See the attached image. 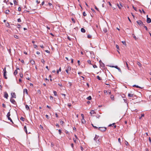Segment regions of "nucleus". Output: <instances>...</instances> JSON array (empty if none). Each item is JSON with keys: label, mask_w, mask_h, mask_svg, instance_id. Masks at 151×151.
<instances>
[{"label": "nucleus", "mask_w": 151, "mask_h": 151, "mask_svg": "<svg viewBox=\"0 0 151 151\" xmlns=\"http://www.w3.org/2000/svg\"><path fill=\"white\" fill-rule=\"evenodd\" d=\"M30 62H31V63L32 64V65H33L35 63V61L34 60H32L30 61Z\"/></svg>", "instance_id": "obj_25"}, {"label": "nucleus", "mask_w": 151, "mask_h": 151, "mask_svg": "<svg viewBox=\"0 0 151 151\" xmlns=\"http://www.w3.org/2000/svg\"><path fill=\"white\" fill-rule=\"evenodd\" d=\"M44 3H45L44 1H42V3L41 5H43V4H44Z\"/></svg>", "instance_id": "obj_61"}, {"label": "nucleus", "mask_w": 151, "mask_h": 151, "mask_svg": "<svg viewBox=\"0 0 151 151\" xmlns=\"http://www.w3.org/2000/svg\"><path fill=\"white\" fill-rule=\"evenodd\" d=\"M110 98L112 101H114V96L113 95H111Z\"/></svg>", "instance_id": "obj_10"}, {"label": "nucleus", "mask_w": 151, "mask_h": 151, "mask_svg": "<svg viewBox=\"0 0 151 151\" xmlns=\"http://www.w3.org/2000/svg\"><path fill=\"white\" fill-rule=\"evenodd\" d=\"M25 107H26V109L27 110H29V106L27 105H26Z\"/></svg>", "instance_id": "obj_21"}, {"label": "nucleus", "mask_w": 151, "mask_h": 151, "mask_svg": "<svg viewBox=\"0 0 151 151\" xmlns=\"http://www.w3.org/2000/svg\"><path fill=\"white\" fill-rule=\"evenodd\" d=\"M13 98H11L10 99V101L13 104H16V102Z\"/></svg>", "instance_id": "obj_5"}, {"label": "nucleus", "mask_w": 151, "mask_h": 151, "mask_svg": "<svg viewBox=\"0 0 151 151\" xmlns=\"http://www.w3.org/2000/svg\"><path fill=\"white\" fill-rule=\"evenodd\" d=\"M109 67L111 68H116L117 69L118 68L117 66H114L113 65H110Z\"/></svg>", "instance_id": "obj_15"}, {"label": "nucleus", "mask_w": 151, "mask_h": 151, "mask_svg": "<svg viewBox=\"0 0 151 151\" xmlns=\"http://www.w3.org/2000/svg\"><path fill=\"white\" fill-rule=\"evenodd\" d=\"M4 97L6 99H7L8 97V95L7 93L5 92L4 93Z\"/></svg>", "instance_id": "obj_9"}, {"label": "nucleus", "mask_w": 151, "mask_h": 151, "mask_svg": "<svg viewBox=\"0 0 151 151\" xmlns=\"http://www.w3.org/2000/svg\"><path fill=\"white\" fill-rule=\"evenodd\" d=\"M122 43L124 45H126V42L125 41H122Z\"/></svg>", "instance_id": "obj_42"}, {"label": "nucleus", "mask_w": 151, "mask_h": 151, "mask_svg": "<svg viewBox=\"0 0 151 151\" xmlns=\"http://www.w3.org/2000/svg\"><path fill=\"white\" fill-rule=\"evenodd\" d=\"M18 11H21V8L20 7H19L18 8Z\"/></svg>", "instance_id": "obj_49"}, {"label": "nucleus", "mask_w": 151, "mask_h": 151, "mask_svg": "<svg viewBox=\"0 0 151 151\" xmlns=\"http://www.w3.org/2000/svg\"><path fill=\"white\" fill-rule=\"evenodd\" d=\"M17 70H15L14 73V75H17Z\"/></svg>", "instance_id": "obj_26"}, {"label": "nucleus", "mask_w": 151, "mask_h": 151, "mask_svg": "<svg viewBox=\"0 0 151 151\" xmlns=\"http://www.w3.org/2000/svg\"><path fill=\"white\" fill-rule=\"evenodd\" d=\"M116 47L118 49H119V46L118 45H116Z\"/></svg>", "instance_id": "obj_54"}, {"label": "nucleus", "mask_w": 151, "mask_h": 151, "mask_svg": "<svg viewBox=\"0 0 151 151\" xmlns=\"http://www.w3.org/2000/svg\"><path fill=\"white\" fill-rule=\"evenodd\" d=\"M11 98H16V95L15 93H11Z\"/></svg>", "instance_id": "obj_7"}, {"label": "nucleus", "mask_w": 151, "mask_h": 151, "mask_svg": "<svg viewBox=\"0 0 151 151\" xmlns=\"http://www.w3.org/2000/svg\"><path fill=\"white\" fill-rule=\"evenodd\" d=\"M87 62L88 63L90 64H91V60H87Z\"/></svg>", "instance_id": "obj_31"}, {"label": "nucleus", "mask_w": 151, "mask_h": 151, "mask_svg": "<svg viewBox=\"0 0 151 151\" xmlns=\"http://www.w3.org/2000/svg\"><path fill=\"white\" fill-rule=\"evenodd\" d=\"M101 142V141L100 139H98L97 141H96V143H97L99 145L100 144Z\"/></svg>", "instance_id": "obj_12"}, {"label": "nucleus", "mask_w": 151, "mask_h": 151, "mask_svg": "<svg viewBox=\"0 0 151 151\" xmlns=\"http://www.w3.org/2000/svg\"><path fill=\"white\" fill-rule=\"evenodd\" d=\"M137 24L141 26H143L144 25L143 22L140 20H138L137 21Z\"/></svg>", "instance_id": "obj_1"}, {"label": "nucleus", "mask_w": 151, "mask_h": 151, "mask_svg": "<svg viewBox=\"0 0 151 151\" xmlns=\"http://www.w3.org/2000/svg\"><path fill=\"white\" fill-rule=\"evenodd\" d=\"M90 113L91 115L92 114H93L94 113H95V112H94V111L93 110H91V112H90Z\"/></svg>", "instance_id": "obj_20"}, {"label": "nucleus", "mask_w": 151, "mask_h": 151, "mask_svg": "<svg viewBox=\"0 0 151 151\" xmlns=\"http://www.w3.org/2000/svg\"><path fill=\"white\" fill-rule=\"evenodd\" d=\"M20 119L21 120H22V121H24V119L23 117H22Z\"/></svg>", "instance_id": "obj_47"}, {"label": "nucleus", "mask_w": 151, "mask_h": 151, "mask_svg": "<svg viewBox=\"0 0 151 151\" xmlns=\"http://www.w3.org/2000/svg\"><path fill=\"white\" fill-rule=\"evenodd\" d=\"M3 71H4V77L6 79H7V77L6 76V68H5L3 70Z\"/></svg>", "instance_id": "obj_4"}, {"label": "nucleus", "mask_w": 151, "mask_h": 151, "mask_svg": "<svg viewBox=\"0 0 151 151\" xmlns=\"http://www.w3.org/2000/svg\"><path fill=\"white\" fill-rule=\"evenodd\" d=\"M71 20L74 23H75V21L73 18H72Z\"/></svg>", "instance_id": "obj_39"}, {"label": "nucleus", "mask_w": 151, "mask_h": 151, "mask_svg": "<svg viewBox=\"0 0 151 151\" xmlns=\"http://www.w3.org/2000/svg\"><path fill=\"white\" fill-rule=\"evenodd\" d=\"M17 21L18 22H21V19H20V18H19V19H17Z\"/></svg>", "instance_id": "obj_35"}, {"label": "nucleus", "mask_w": 151, "mask_h": 151, "mask_svg": "<svg viewBox=\"0 0 151 151\" xmlns=\"http://www.w3.org/2000/svg\"><path fill=\"white\" fill-rule=\"evenodd\" d=\"M14 4L15 5H17V1H16V0H14Z\"/></svg>", "instance_id": "obj_34"}, {"label": "nucleus", "mask_w": 151, "mask_h": 151, "mask_svg": "<svg viewBox=\"0 0 151 151\" xmlns=\"http://www.w3.org/2000/svg\"><path fill=\"white\" fill-rule=\"evenodd\" d=\"M96 77H97V79H99V80H101V79L98 76H97Z\"/></svg>", "instance_id": "obj_30"}, {"label": "nucleus", "mask_w": 151, "mask_h": 151, "mask_svg": "<svg viewBox=\"0 0 151 151\" xmlns=\"http://www.w3.org/2000/svg\"><path fill=\"white\" fill-rule=\"evenodd\" d=\"M82 123L83 124H84L85 123L86 121L84 119V118H83L81 120Z\"/></svg>", "instance_id": "obj_19"}, {"label": "nucleus", "mask_w": 151, "mask_h": 151, "mask_svg": "<svg viewBox=\"0 0 151 151\" xmlns=\"http://www.w3.org/2000/svg\"><path fill=\"white\" fill-rule=\"evenodd\" d=\"M76 139H73V141L75 143H76Z\"/></svg>", "instance_id": "obj_59"}, {"label": "nucleus", "mask_w": 151, "mask_h": 151, "mask_svg": "<svg viewBox=\"0 0 151 151\" xmlns=\"http://www.w3.org/2000/svg\"><path fill=\"white\" fill-rule=\"evenodd\" d=\"M64 122L62 120H60V124H62Z\"/></svg>", "instance_id": "obj_40"}, {"label": "nucleus", "mask_w": 151, "mask_h": 151, "mask_svg": "<svg viewBox=\"0 0 151 151\" xmlns=\"http://www.w3.org/2000/svg\"><path fill=\"white\" fill-rule=\"evenodd\" d=\"M137 64L138 65L139 67H141V64L139 62H137Z\"/></svg>", "instance_id": "obj_24"}, {"label": "nucleus", "mask_w": 151, "mask_h": 151, "mask_svg": "<svg viewBox=\"0 0 151 151\" xmlns=\"http://www.w3.org/2000/svg\"><path fill=\"white\" fill-rule=\"evenodd\" d=\"M45 52L48 53H50V51L48 50H46L45 51Z\"/></svg>", "instance_id": "obj_58"}, {"label": "nucleus", "mask_w": 151, "mask_h": 151, "mask_svg": "<svg viewBox=\"0 0 151 151\" xmlns=\"http://www.w3.org/2000/svg\"><path fill=\"white\" fill-rule=\"evenodd\" d=\"M92 126H93V127L95 128V129H98V127H96V126H94L93 124H92Z\"/></svg>", "instance_id": "obj_43"}, {"label": "nucleus", "mask_w": 151, "mask_h": 151, "mask_svg": "<svg viewBox=\"0 0 151 151\" xmlns=\"http://www.w3.org/2000/svg\"><path fill=\"white\" fill-rule=\"evenodd\" d=\"M117 6H118V8H119V9H121V7H120V6H119V4H117Z\"/></svg>", "instance_id": "obj_63"}, {"label": "nucleus", "mask_w": 151, "mask_h": 151, "mask_svg": "<svg viewBox=\"0 0 151 151\" xmlns=\"http://www.w3.org/2000/svg\"><path fill=\"white\" fill-rule=\"evenodd\" d=\"M34 48H36L37 47V46L36 45H34Z\"/></svg>", "instance_id": "obj_51"}, {"label": "nucleus", "mask_w": 151, "mask_h": 151, "mask_svg": "<svg viewBox=\"0 0 151 151\" xmlns=\"http://www.w3.org/2000/svg\"><path fill=\"white\" fill-rule=\"evenodd\" d=\"M93 67L94 68H97V66L96 65H93Z\"/></svg>", "instance_id": "obj_50"}, {"label": "nucleus", "mask_w": 151, "mask_h": 151, "mask_svg": "<svg viewBox=\"0 0 151 151\" xmlns=\"http://www.w3.org/2000/svg\"><path fill=\"white\" fill-rule=\"evenodd\" d=\"M133 87H136L137 88H140V87L139 86H138L136 85H133Z\"/></svg>", "instance_id": "obj_23"}, {"label": "nucleus", "mask_w": 151, "mask_h": 151, "mask_svg": "<svg viewBox=\"0 0 151 151\" xmlns=\"http://www.w3.org/2000/svg\"><path fill=\"white\" fill-rule=\"evenodd\" d=\"M53 93L55 96H56L57 95V92L56 91H54Z\"/></svg>", "instance_id": "obj_27"}, {"label": "nucleus", "mask_w": 151, "mask_h": 151, "mask_svg": "<svg viewBox=\"0 0 151 151\" xmlns=\"http://www.w3.org/2000/svg\"><path fill=\"white\" fill-rule=\"evenodd\" d=\"M68 39L69 40H71V39L70 38V37H68Z\"/></svg>", "instance_id": "obj_62"}, {"label": "nucleus", "mask_w": 151, "mask_h": 151, "mask_svg": "<svg viewBox=\"0 0 151 151\" xmlns=\"http://www.w3.org/2000/svg\"><path fill=\"white\" fill-rule=\"evenodd\" d=\"M58 85L59 86H60L62 87V86L61 83H58Z\"/></svg>", "instance_id": "obj_57"}, {"label": "nucleus", "mask_w": 151, "mask_h": 151, "mask_svg": "<svg viewBox=\"0 0 151 151\" xmlns=\"http://www.w3.org/2000/svg\"><path fill=\"white\" fill-rule=\"evenodd\" d=\"M58 132H59V133L60 134V135L61 133V130L60 129H59V130H58Z\"/></svg>", "instance_id": "obj_45"}, {"label": "nucleus", "mask_w": 151, "mask_h": 151, "mask_svg": "<svg viewBox=\"0 0 151 151\" xmlns=\"http://www.w3.org/2000/svg\"><path fill=\"white\" fill-rule=\"evenodd\" d=\"M144 114H141V116L139 117V119H140L141 118L143 117H144Z\"/></svg>", "instance_id": "obj_33"}, {"label": "nucleus", "mask_w": 151, "mask_h": 151, "mask_svg": "<svg viewBox=\"0 0 151 151\" xmlns=\"http://www.w3.org/2000/svg\"><path fill=\"white\" fill-rule=\"evenodd\" d=\"M103 31L105 32H107V29L106 28H104L103 29Z\"/></svg>", "instance_id": "obj_28"}, {"label": "nucleus", "mask_w": 151, "mask_h": 151, "mask_svg": "<svg viewBox=\"0 0 151 151\" xmlns=\"http://www.w3.org/2000/svg\"><path fill=\"white\" fill-rule=\"evenodd\" d=\"M81 116L82 117V119L84 118V115L83 114H81Z\"/></svg>", "instance_id": "obj_55"}, {"label": "nucleus", "mask_w": 151, "mask_h": 151, "mask_svg": "<svg viewBox=\"0 0 151 151\" xmlns=\"http://www.w3.org/2000/svg\"><path fill=\"white\" fill-rule=\"evenodd\" d=\"M117 69L119 70V71L120 72H121V69H120V68H117Z\"/></svg>", "instance_id": "obj_56"}, {"label": "nucleus", "mask_w": 151, "mask_h": 151, "mask_svg": "<svg viewBox=\"0 0 151 151\" xmlns=\"http://www.w3.org/2000/svg\"><path fill=\"white\" fill-rule=\"evenodd\" d=\"M118 142L121 143V140L120 138H119L118 139Z\"/></svg>", "instance_id": "obj_52"}, {"label": "nucleus", "mask_w": 151, "mask_h": 151, "mask_svg": "<svg viewBox=\"0 0 151 151\" xmlns=\"http://www.w3.org/2000/svg\"><path fill=\"white\" fill-rule=\"evenodd\" d=\"M87 37L88 38H91V36L90 35H88L87 36Z\"/></svg>", "instance_id": "obj_32"}, {"label": "nucleus", "mask_w": 151, "mask_h": 151, "mask_svg": "<svg viewBox=\"0 0 151 151\" xmlns=\"http://www.w3.org/2000/svg\"><path fill=\"white\" fill-rule=\"evenodd\" d=\"M41 61L44 64L45 63V61L43 59H42Z\"/></svg>", "instance_id": "obj_41"}, {"label": "nucleus", "mask_w": 151, "mask_h": 151, "mask_svg": "<svg viewBox=\"0 0 151 151\" xmlns=\"http://www.w3.org/2000/svg\"><path fill=\"white\" fill-rule=\"evenodd\" d=\"M24 93H25L27 94V89H25L24 90Z\"/></svg>", "instance_id": "obj_14"}, {"label": "nucleus", "mask_w": 151, "mask_h": 151, "mask_svg": "<svg viewBox=\"0 0 151 151\" xmlns=\"http://www.w3.org/2000/svg\"><path fill=\"white\" fill-rule=\"evenodd\" d=\"M24 131H25V132L27 133V127H26V126H24Z\"/></svg>", "instance_id": "obj_18"}, {"label": "nucleus", "mask_w": 151, "mask_h": 151, "mask_svg": "<svg viewBox=\"0 0 151 151\" xmlns=\"http://www.w3.org/2000/svg\"><path fill=\"white\" fill-rule=\"evenodd\" d=\"M148 15H147V23H149L151 22V19L149 18L148 17Z\"/></svg>", "instance_id": "obj_6"}, {"label": "nucleus", "mask_w": 151, "mask_h": 151, "mask_svg": "<svg viewBox=\"0 0 151 151\" xmlns=\"http://www.w3.org/2000/svg\"><path fill=\"white\" fill-rule=\"evenodd\" d=\"M10 112H9L6 115L7 117L8 118V119L11 122H12V123H13V122L12 121V120L11 119L10 117Z\"/></svg>", "instance_id": "obj_3"}, {"label": "nucleus", "mask_w": 151, "mask_h": 151, "mask_svg": "<svg viewBox=\"0 0 151 151\" xmlns=\"http://www.w3.org/2000/svg\"><path fill=\"white\" fill-rule=\"evenodd\" d=\"M91 96H89L87 98V99L89 100H91Z\"/></svg>", "instance_id": "obj_22"}, {"label": "nucleus", "mask_w": 151, "mask_h": 151, "mask_svg": "<svg viewBox=\"0 0 151 151\" xmlns=\"http://www.w3.org/2000/svg\"><path fill=\"white\" fill-rule=\"evenodd\" d=\"M71 63H73V59H71Z\"/></svg>", "instance_id": "obj_60"}, {"label": "nucleus", "mask_w": 151, "mask_h": 151, "mask_svg": "<svg viewBox=\"0 0 151 151\" xmlns=\"http://www.w3.org/2000/svg\"><path fill=\"white\" fill-rule=\"evenodd\" d=\"M126 64L127 67V68L128 69H129V67H128V64H127V62H126Z\"/></svg>", "instance_id": "obj_48"}, {"label": "nucleus", "mask_w": 151, "mask_h": 151, "mask_svg": "<svg viewBox=\"0 0 151 151\" xmlns=\"http://www.w3.org/2000/svg\"><path fill=\"white\" fill-rule=\"evenodd\" d=\"M50 99L51 100L53 99V97L51 96H50Z\"/></svg>", "instance_id": "obj_46"}, {"label": "nucleus", "mask_w": 151, "mask_h": 151, "mask_svg": "<svg viewBox=\"0 0 151 151\" xmlns=\"http://www.w3.org/2000/svg\"><path fill=\"white\" fill-rule=\"evenodd\" d=\"M128 96L129 97H133V94H131L130 93H128Z\"/></svg>", "instance_id": "obj_13"}, {"label": "nucleus", "mask_w": 151, "mask_h": 151, "mask_svg": "<svg viewBox=\"0 0 151 151\" xmlns=\"http://www.w3.org/2000/svg\"><path fill=\"white\" fill-rule=\"evenodd\" d=\"M81 31L82 32H83V33L85 32V31H86L85 29L83 28H82L81 29Z\"/></svg>", "instance_id": "obj_16"}, {"label": "nucleus", "mask_w": 151, "mask_h": 151, "mask_svg": "<svg viewBox=\"0 0 151 151\" xmlns=\"http://www.w3.org/2000/svg\"><path fill=\"white\" fill-rule=\"evenodd\" d=\"M100 65L102 67H104V64L103 63L101 62L100 63Z\"/></svg>", "instance_id": "obj_17"}, {"label": "nucleus", "mask_w": 151, "mask_h": 151, "mask_svg": "<svg viewBox=\"0 0 151 151\" xmlns=\"http://www.w3.org/2000/svg\"><path fill=\"white\" fill-rule=\"evenodd\" d=\"M9 10H6L5 11V13L6 14H8L9 13Z\"/></svg>", "instance_id": "obj_29"}, {"label": "nucleus", "mask_w": 151, "mask_h": 151, "mask_svg": "<svg viewBox=\"0 0 151 151\" xmlns=\"http://www.w3.org/2000/svg\"><path fill=\"white\" fill-rule=\"evenodd\" d=\"M144 27L145 29L146 30H147V27L146 26H144Z\"/></svg>", "instance_id": "obj_53"}, {"label": "nucleus", "mask_w": 151, "mask_h": 151, "mask_svg": "<svg viewBox=\"0 0 151 151\" xmlns=\"http://www.w3.org/2000/svg\"><path fill=\"white\" fill-rule=\"evenodd\" d=\"M115 124V123H114L113 124H110L109 125V127H111V126H113L114 124Z\"/></svg>", "instance_id": "obj_37"}, {"label": "nucleus", "mask_w": 151, "mask_h": 151, "mask_svg": "<svg viewBox=\"0 0 151 151\" xmlns=\"http://www.w3.org/2000/svg\"><path fill=\"white\" fill-rule=\"evenodd\" d=\"M14 37L15 38H16V39H18V37L17 35H14Z\"/></svg>", "instance_id": "obj_38"}, {"label": "nucleus", "mask_w": 151, "mask_h": 151, "mask_svg": "<svg viewBox=\"0 0 151 151\" xmlns=\"http://www.w3.org/2000/svg\"><path fill=\"white\" fill-rule=\"evenodd\" d=\"M83 15L84 16H86V14L85 12H84L83 13Z\"/></svg>", "instance_id": "obj_36"}, {"label": "nucleus", "mask_w": 151, "mask_h": 151, "mask_svg": "<svg viewBox=\"0 0 151 151\" xmlns=\"http://www.w3.org/2000/svg\"><path fill=\"white\" fill-rule=\"evenodd\" d=\"M99 130L101 131H105L106 129V128L105 127H99L98 128Z\"/></svg>", "instance_id": "obj_2"}, {"label": "nucleus", "mask_w": 151, "mask_h": 151, "mask_svg": "<svg viewBox=\"0 0 151 151\" xmlns=\"http://www.w3.org/2000/svg\"><path fill=\"white\" fill-rule=\"evenodd\" d=\"M99 136L96 135H95V137H94V139L95 141H96L97 139L98 138Z\"/></svg>", "instance_id": "obj_11"}, {"label": "nucleus", "mask_w": 151, "mask_h": 151, "mask_svg": "<svg viewBox=\"0 0 151 151\" xmlns=\"http://www.w3.org/2000/svg\"><path fill=\"white\" fill-rule=\"evenodd\" d=\"M17 27L18 28H20L21 27V26L19 24L17 25Z\"/></svg>", "instance_id": "obj_44"}, {"label": "nucleus", "mask_w": 151, "mask_h": 151, "mask_svg": "<svg viewBox=\"0 0 151 151\" xmlns=\"http://www.w3.org/2000/svg\"><path fill=\"white\" fill-rule=\"evenodd\" d=\"M133 7L134 10H135L136 11V8L134 7V6H133Z\"/></svg>", "instance_id": "obj_64"}, {"label": "nucleus", "mask_w": 151, "mask_h": 151, "mask_svg": "<svg viewBox=\"0 0 151 151\" xmlns=\"http://www.w3.org/2000/svg\"><path fill=\"white\" fill-rule=\"evenodd\" d=\"M71 68L70 66H68L65 70L66 72L68 73V71L71 70Z\"/></svg>", "instance_id": "obj_8"}]
</instances>
